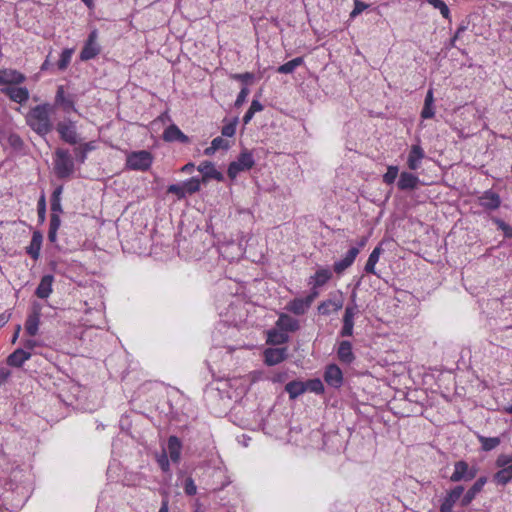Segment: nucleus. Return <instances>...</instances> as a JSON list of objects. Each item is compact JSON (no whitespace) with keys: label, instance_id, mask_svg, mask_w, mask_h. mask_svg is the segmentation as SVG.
I'll return each instance as SVG.
<instances>
[{"label":"nucleus","instance_id":"obj_3","mask_svg":"<svg viewBox=\"0 0 512 512\" xmlns=\"http://www.w3.org/2000/svg\"><path fill=\"white\" fill-rule=\"evenodd\" d=\"M255 164L252 153L248 150L242 151L235 161L228 166V176L235 179L240 172L250 170Z\"/></svg>","mask_w":512,"mask_h":512},{"label":"nucleus","instance_id":"obj_28","mask_svg":"<svg viewBox=\"0 0 512 512\" xmlns=\"http://www.w3.org/2000/svg\"><path fill=\"white\" fill-rule=\"evenodd\" d=\"M168 454L172 462L177 463L180 460L182 444L178 437L170 436L168 439Z\"/></svg>","mask_w":512,"mask_h":512},{"label":"nucleus","instance_id":"obj_51","mask_svg":"<svg viewBox=\"0 0 512 512\" xmlns=\"http://www.w3.org/2000/svg\"><path fill=\"white\" fill-rule=\"evenodd\" d=\"M184 491L187 495L193 496L197 492V487L194 483V480L191 477H188L184 482Z\"/></svg>","mask_w":512,"mask_h":512},{"label":"nucleus","instance_id":"obj_20","mask_svg":"<svg viewBox=\"0 0 512 512\" xmlns=\"http://www.w3.org/2000/svg\"><path fill=\"white\" fill-rule=\"evenodd\" d=\"M276 327L287 333L297 331L300 328V324L299 321L292 316L281 313L276 321Z\"/></svg>","mask_w":512,"mask_h":512},{"label":"nucleus","instance_id":"obj_23","mask_svg":"<svg viewBox=\"0 0 512 512\" xmlns=\"http://www.w3.org/2000/svg\"><path fill=\"white\" fill-rule=\"evenodd\" d=\"M31 358V353L22 348L16 349L7 357V364L11 367L20 368Z\"/></svg>","mask_w":512,"mask_h":512},{"label":"nucleus","instance_id":"obj_29","mask_svg":"<svg viewBox=\"0 0 512 512\" xmlns=\"http://www.w3.org/2000/svg\"><path fill=\"white\" fill-rule=\"evenodd\" d=\"M343 307V301L338 300H326L319 304L318 312L322 315H329L331 312H336Z\"/></svg>","mask_w":512,"mask_h":512},{"label":"nucleus","instance_id":"obj_46","mask_svg":"<svg viewBox=\"0 0 512 512\" xmlns=\"http://www.w3.org/2000/svg\"><path fill=\"white\" fill-rule=\"evenodd\" d=\"M168 193L175 194L179 199H182L186 196V192L182 184H172L167 189Z\"/></svg>","mask_w":512,"mask_h":512},{"label":"nucleus","instance_id":"obj_38","mask_svg":"<svg viewBox=\"0 0 512 512\" xmlns=\"http://www.w3.org/2000/svg\"><path fill=\"white\" fill-rule=\"evenodd\" d=\"M306 391L321 394L324 392V385L319 378L310 379L305 382Z\"/></svg>","mask_w":512,"mask_h":512},{"label":"nucleus","instance_id":"obj_58","mask_svg":"<svg viewBox=\"0 0 512 512\" xmlns=\"http://www.w3.org/2000/svg\"><path fill=\"white\" fill-rule=\"evenodd\" d=\"M63 212L61 200H51V213H56L60 216V214Z\"/></svg>","mask_w":512,"mask_h":512},{"label":"nucleus","instance_id":"obj_21","mask_svg":"<svg viewBox=\"0 0 512 512\" xmlns=\"http://www.w3.org/2000/svg\"><path fill=\"white\" fill-rule=\"evenodd\" d=\"M265 363L269 366H273L281 363L287 357L286 348H268L264 352Z\"/></svg>","mask_w":512,"mask_h":512},{"label":"nucleus","instance_id":"obj_11","mask_svg":"<svg viewBox=\"0 0 512 512\" xmlns=\"http://www.w3.org/2000/svg\"><path fill=\"white\" fill-rule=\"evenodd\" d=\"M358 254L359 248L351 247L342 259L336 261L333 264V271L337 275L343 274L345 270L348 269L354 263Z\"/></svg>","mask_w":512,"mask_h":512},{"label":"nucleus","instance_id":"obj_6","mask_svg":"<svg viewBox=\"0 0 512 512\" xmlns=\"http://www.w3.org/2000/svg\"><path fill=\"white\" fill-rule=\"evenodd\" d=\"M98 32L93 30L88 35L87 40L80 52V59L82 61H88L95 58L101 51L100 45L97 42Z\"/></svg>","mask_w":512,"mask_h":512},{"label":"nucleus","instance_id":"obj_26","mask_svg":"<svg viewBox=\"0 0 512 512\" xmlns=\"http://www.w3.org/2000/svg\"><path fill=\"white\" fill-rule=\"evenodd\" d=\"M419 178L409 172H402L398 180V188L402 191L413 190L417 187Z\"/></svg>","mask_w":512,"mask_h":512},{"label":"nucleus","instance_id":"obj_10","mask_svg":"<svg viewBox=\"0 0 512 512\" xmlns=\"http://www.w3.org/2000/svg\"><path fill=\"white\" fill-rule=\"evenodd\" d=\"M26 80V76L18 70L5 68L0 70V85H19Z\"/></svg>","mask_w":512,"mask_h":512},{"label":"nucleus","instance_id":"obj_24","mask_svg":"<svg viewBox=\"0 0 512 512\" xmlns=\"http://www.w3.org/2000/svg\"><path fill=\"white\" fill-rule=\"evenodd\" d=\"M165 141L173 142L179 141L180 143H188L189 138L186 136L176 125L168 126L163 133Z\"/></svg>","mask_w":512,"mask_h":512},{"label":"nucleus","instance_id":"obj_52","mask_svg":"<svg viewBox=\"0 0 512 512\" xmlns=\"http://www.w3.org/2000/svg\"><path fill=\"white\" fill-rule=\"evenodd\" d=\"M434 115H435L434 104L424 103V106L421 111V117L423 119H431L434 117Z\"/></svg>","mask_w":512,"mask_h":512},{"label":"nucleus","instance_id":"obj_9","mask_svg":"<svg viewBox=\"0 0 512 512\" xmlns=\"http://www.w3.org/2000/svg\"><path fill=\"white\" fill-rule=\"evenodd\" d=\"M464 492V487L461 485L455 486L450 489L441 500L440 512H453V507L457 501L460 500Z\"/></svg>","mask_w":512,"mask_h":512},{"label":"nucleus","instance_id":"obj_16","mask_svg":"<svg viewBox=\"0 0 512 512\" xmlns=\"http://www.w3.org/2000/svg\"><path fill=\"white\" fill-rule=\"evenodd\" d=\"M478 200L479 205L486 210H496L501 205L500 196L492 190L485 191Z\"/></svg>","mask_w":512,"mask_h":512},{"label":"nucleus","instance_id":"obj_12","mask_svg":"<svg viewBox=\"0 0 512 512\" xmlns=\"http://www.w3.org/2000/svg\"><path fill=\"white\" fill-rule=\"evenodd\" d=\"M324 380L329 386L339 388L343 383V373L336 364H329L324 372Z\"/></svg>","mask_w":512,"mask_h":512},{"label":"nucleus","instance_id":"obj_64","mask_svg":"<svg viewBox=\"0 0 512 512\" xmlns=\"http://www.w3.org/2000/svg\"><path fill=\"white\" fill-rule=\"evenodd\" d=\"M424 103L434 104V95H433V89H432V88H430V89L427 91V94H426V97H425Z\"/></svg>","mask_w":512,"mask_h":512},{"label":"nucleus","instance_id":"obj_62","mask_svg":"<svg viewBox=\"0 0 512 512\" xmlns=\"http://www.w3.org/2000/svg\"><path fill=\"white\" fill-rule=\"evenodd\" d=\"M159 512H169V499L167 495L162 500Z\"/></svg>","mask_w":512,"mask_h":512},{"label":"nucleus","instance_id":"obj_55","mask_svg":"<svg viewBox=\"0 0 512 512\" xmlns=\"http://www.w3.org/2000/svg\"><path fill=\"white\" fill-rule=\"evenodd\" d=\"M46 217V204H45V197L41 196V198L38 201V218L40 223H43L45 221Z\"/></svg>","mask_w":512,"mask_h":512},{"label":"nucleus","instance_id":"obj_57","mask_svg":"<svg viewBox=\"0 0 512 512\" xmlns=\"http://www.w3.org/2000/svg\"><path fill=\"white\" fill-rule=\"evenodd\" d=\"M23 345H24L26 351H31L34 348L40 346L41 344L39 341H37L35 339H26V340H24Z\"/></svg>","mask_w":512,"mask_h":512},{"label":"nucleus","instance_id":"obj_15","mask_svg":"<svg viewBox=\"0 0 512 512\" xmlns=\"http://www.w3.org/2000/svg\"><path fill=\"white\" fill-rule=\"evenodd\" d=\"M487 483V477L482 476L478 478L475 483L467 490V492L461 498V506H468L476 496L482 491L483 487Z\"/></svg>","mask_w":512,"mask_h":512},{"label":"nucleus","instance_id":"obj_8","mask_svg":"<svg viewBox=\"0 0 512 512\" xmlns=\"http://www.w3.org/2000/svg\"><path fill=\"white\" fill-rule=\"evenodd\" d=\"M57 131L63 141L74 145L78 143V134L75 123L71 120L62 121L57 124Z\"/></svg>","mask_w":512,"mask_h":512},{"label":"nucleus","instance_id":"obj_60","mask_svg":"<svg viewBox=\"0 0 512 512\" xmlns=\"http://www.w3.org/2000/svg\"><path fill=\"white\" fill-rule=\"evenodd\" d=\"M11 373L10 371L5 367H0V385L4 383L9 377Z\"/></svg>","mask_w":512,"mask_h":512},{"label":"nucleus","instance_id":"obj_50","mask_svg":"<svg viewBox=\"0 0 512 512\" xmlns=\"http://www.w3.org/2000/svg\"><path fill=\"white\" fill-rule=\"evenodd\" d=\"M367 8H368V4H366L362 1H359V0H355L354 9L351 11L350 17L355 18L356 16L361 14Z\"/></svg>","mask_w":512,"mask_h":512},{"label":"nucleus","instance_id":"obj_37","mask_svg":"<svg viewBox=\"0 0 512 512\" xmlns=\"http://www.w3.org/2000/svg\"><path fill=\"white\" fill-rule=\"evenodd\" d=\"M478 438L484 451H491L500 444V439L498 437L479 436Z\"/></svg>","mask_w":512,"mask_h":512},{"label":"nucleus","instance_id":"obj_4","mask_svg":"<svg viewBox=\"0 0 512 512\" xmlns=\"http://www.w3.org/2000/svg\"><path fill=\"white\" fill-rule=\"evenodd\" d=\"M153 162V157L150 152L141 150L132 152L127 156L126 166L131 170L146 171Z\"/></svg>","mask_w":512,"mask_h":512},{"label":"nucleus","instance_id":"obj_48","mask_svg":"<svg viewBox=\"0 0 512 512\" xmlns=\"http://www.w3.org/2000/svg\"><path fill=\"white\" fill-rule=\"evenodd\" d=\"M157 462L160 466V468L164 471V472H168L169 469H170V464H169V458H168V455L165 451H163L158 457H157Z\"/></svg>","mask_w":512,"mask_h":512},{"label":"nucleus","instance_id":"obj_49","mask_svg":"<svg viewBox=\"0 0 512 512\" xmlns=\"http://www.w3.org/2000/svg\"><path fill=\"white\" fill-rule=\"evenodd\" d=\"M236 124L237 120L235 119L233 122L228 123L222 127V135L225 137H232L235 135L236 132Z\"/></svg>","mask_w":512,"mask_h":512},{"label":"nucleus","instance_id":"obj_1","mask_svg":"<svg viewBox=\"0 0 512 512\" xmlns=\"http://www.w3.org/2000/svg\"><path fill=\"white\" fill-rule=\"evenodd\" d=\"M53 106L43 103L31 108L25 116L27 126L41 137L52 132L54 124L51 118Z\"/></svg>","mask_w":512,"mask_h":512},{"label":"nucleus","instance_id":"obj_63","mask_svg":"<svg viewBox=\"0 0 512 512\" xmlns=\"http://www.w3.org/2000/svg\"><path fill=\"white\" fill-rule=\"evenodd\" d=\"M62 190V186L57 187L52 193L51 200H61Z\"/></svg>","mask_w":512,"mask_h":512},{"label":"nucleus","instance_id":"obj_34","mask_svg":"<svg viewBox=\"0 0 512 512\" xmlns=\"http://www.w3.org/2000/svg\"><path fill=\"white\" fill-rule=\"evenodd\" d=\"M304 60L302 57H296L277 68V72L281 74H291L296 68L303 64Z\"/></svg>","mask_w":512,"mask_h":512},{"label":"nucleus","instance_id":"obj_14","mask_svg":"<svg viewBox=\"0 0 512 512\" xmlns=\"http://www.w3.org/2000/svg\"><path fill=\"white\" fill-rule=\"evenodd\" d=\"M332 275V271L328 267L319 268L314 275L310 276L308 285L311 286V290H318L332 278Z\"/></svg>","mask_w":512,"mask_h":512},{"label":"nucleus","instance_id":"obj_25","mask_svg":"<svg viewBox=\"0 0 512 512\" xmlns=\"http://www.w3.org/2000/svg\"><path fill=\"white\" fill-rule=\"evenodd\" d=\"M43 242V235L40 231H34L29 246L26 248L27 254L34 260H37L40 256V250Z\"/></svg>","mask_w":512,"mask_h":512},{"label":"nucleus","instance_id":"obj_44","mask_svg":"<svg viewBox=\"0 0 512 512\" xmlns=\"http://www.w3.org/2000/svg\"><path fill=\"white\" fill-rule=\"evenodd\" d=\"M427 2L432 5L435 9H439L440 13L444 18L449 17V8L442 0H427Z\"/></svg>","mask_w":512,"mask_h":512},{"label":"nucleus","instance_id":"obj_54","mask_svg":"<svg viewBox=\"0 0 512 512\" xmlns=\"http://www.w3.org/2000/svg\"><path fill=\"white\" fill-rule=\"evenodd\" d=\"M8 143L15 149H21L23 147V140L16 133H12L8 136Z\"/></svg>","mask_w":512,"mask_h":512},{"label":"nucleus","instance_id":"obj_56","mask_svg":"<svg viewBox=\"0 0 512 512\" xmlns=\"http://www.w3.org/2000/svg\"><path fill=\"white\" fill-rule=\"evenodd\" d=\"M212 146L216 148V150L219 149H228L229 144L228 141L223 139L222 137H216L211 142Z\"/></svg>","mask_w":512,"mask_h":512},{"label":"nucleus","instance_id":"obj_33","mask_svg":"<svg viewBox=\"0 0 512 512\" xmlns=\"http://www.w3.org/2000/svg\"><path fill=\"white\" fill-rule=\"evenodd\" d=\"M40 324V315L37 312L30 314L25 322V332L29 336H35Z\"/></svg>","mask_w":512,"mask_h":512},{"label":"nucleus","instance_id":"obj_40","mask_svg":"<svg viewBox=\"0 0 512 512\" xmlns=\"http://www.w3.org/2000/svg\"><path fill=\"white\" fill-rule=\"evenodd\" d=\"M183 186L186 194H193L200 190L201 184L197 177H192L189 180L183 182Z\"/></svg>","mask_w":512,"mask_h":512},{"label":"nucleus","instance_id":"obj_59","mask_svg":"<svg viewBox=\"0 0 512 512\" xmlns=\"http://www.w3.org/2000/svg\"><path fill=\"white\" fill-rule=\"evenodd\" d=\"M75 155L79 162L84 163L87 158V153H85V150H83L80 147L75 148L74 150Z\"/></svg>","mask_w":512,"mask_h":512},{"label":"nucleus","instance_id":"obj_35","mask_svg":"<svg viewBox=\"0 0 512 512\" xmlns=\"http://www.w3.org/2000/svg\"><path fill=\"white\" fill-rule=\"evenodd\" d=\"M512 479V463L511 466L501 468L494 475V481L499 485H506Z\"/></svg>","mask_w":512,"mask_h":512},{"label":"nucleus","instance_id":"obj_19","mask_svg":"<svg viewBox=\"0 0 512 512\" xmlns=\"http://www.w3.org/2000/svg\"><path fill=\"white\" fill-rule=\"evenodd\" d=\"M425 152L420 145H412L407 158V166L410 170L420 168Z\"/></svg>","mask_w":512,"mask_h":512},{"label":"nucleus","instance_id":"obj_27","mask_svg":"<svg viewBox=\"0 0 512 512\" xmlns=\"http://www.w3.org/2000/svg\"><path fill=\"white\" fill-rule=\"evenodd\" d=\"M337 355L342 363L351 364L355 359L354 353L352 351V344L349 341L340 342Z\"/></svg>","mask_w":512,"mask_h":512},{"label":"nucleus","instance_id":"obj_45","mask_svg":"<svg viewBox=\"0 0 512 512\" xmlns=\"http://www.w3.org/2000/svg\"><path fill=\"white\" fill-rule=\"evenodd\" d=\"M354 320L343 319V326L340 331L342 337H350L353 335Z\"/></svg>","mask_w":512,"mask_h":512},{"label":"nucleus","instance_id":"obj_18","mask_svg":"<svg viewBox=\"0 0 512 512\" xmlns=\"http://www.w3.org/2000/svg\"><path fill=\"white\" fill-rule=\"evenodd\" d=\"M55 105L62 108L65 113H70L71 111L76 112V108L74 105V100L71 96H67L65 94V90L63 86H59L57 88V92L55 95Z\"/></svg>","mask_w":512,"mask_h":512},{"label":"nucleus","instance_id":"obj_47","mask_svg":"<svg viewBox=\"0 0 512 512\" xmlns=\"http://www.w3.org/2000/svg\"><path fill=\"white\" fill-rule=\"evenodd\" d=\"M512 454H501L497 457L496 466L499 468L511 466Z\"/></svg>","mask_w":512,"mask_h":512},{"label":"nucleus","instance_id":"obj_36","mask_svg":"<svg viewBox=\"0 0 512 512\" xmlns=\"http://www.w3.org/2000/svg\"><path fill=\"white\" fill-rule=\"evenodd\" d=\"M289 337L284 331L271 330L268 332V341L272 344H284Z\"/></svg>","mask_w":512,"mask_h":512},{"label":"nucleus","instance_id":"obj_7","mask_svg":"<svg viewBox=\"0 0 512 512\" xmlns=\"http://www.w3.org/2000/svg\"><path fill=\"white\" fill-rule=\"evenodd\" d=\"M477 474V469L472 467L470 468L468 463L461 460L457 461L454 464V471L450 476V480L452 482H460V481H470L475 478Z\"/></svg>","mask_w":512,"mask_h":512},{"label":"nucleus","instance_id":"obj_32","mask_svg":"<svg viewBox=\"0 0 512 512\" xmlns=\"http://www.w3.org/2000/svg\"><path fill=\"white\" fill-rule=\"evenodd\" d=\"M61 225L60 216L56 213H51L50 223H49V231H48V240L52 244L57 243V231Z\"/></svg>","mask_w":512,"mask_h":512},{"label":"nucleus","instance_id":"obj_43","mask_svg":"<svg viewBox=\"0 0 512 512\" xmlns=\"http://www.w3.org/2000/svg\"><path fill=\"white\" fill-rule=\"evenodd\" d=\"M398 172L399 169L397 166H388L387 172L383 175V182L387 185L393 184L398 176Z\"/></svg>","mask_w":512,"mask_h":512},{"label":"nucleus","instance_id":"obj_30","mask_svg":"<svg viewBox=\"0 0 512 512\" xmlns=\"http://www.w3.org/2000/svg\"><path fill=\"white\" fill-rule=\"evenodd\" d=\"M383 252V249L380 246H377L370 253L368 260L365 264L364 270L368 274L377 275L375 271V266L379 261L380 255Z\"/></svg>","mask_w":512,"mask_h":512},{"label":"nucleus","instance_id":"obj_42","mask_svg":"<svg viewBox=\"0 0 512 512\" xmlns=\"http://www.w3.org/2000/svg\"><path fill=\"white\" fill-rule=\"evenodd\" d=\"M352 304L348 305L345 309L343 319L354 320L355 315L358 313V306L356 304V293L353 292L351 295Z\"/></svg>","mask_w":512,"mask_h":512},{"label":"nucleus","instance_id":"obj_2","mask_svg":"<svg viewBox=\"0 0 512 512\" xmlns=\"http://www.w3.org/2000/svg\"><path fill=\"white\" fill-rule=\"evenodd\" d=\"M54 168L60 178H66L73 173L74 162L68 150L58 148L55 151Z\"/></svg>","mask_w":512,"mask_h":512},{"label":"nucleus","instance_id":"obj_17","mask_svg":"<svg viewBox=\"0 0 512 512\" xmlns=\"http://www.w3.org/2000/svg\"><path fill=\"white\" fill-rule=\"evenodd\" d=\"M198 171L203 175V181L206 182L210 179H215L217 181H223V174L218 171L215 165L210 161H204L199 164Z\"/></svg>","mask_w":512,"mask_h":512},{"label":"nucleus","instance_id":"obj_39","mask_svg":"<svg viewBox=\"0 0 512 512\" xmlns=\"http://www.w3.org/2000/svg\"><path fill=\"white\" fill-rule=\"evenodd\" d=\"M73 50L72 49H64L60 55V58L57 62V67L59 70H65L71 62Z\"/></svg>","mask_w":512,"mask_h":512},{"label":"nucleus","instance_id":"obj_22","mask_svg":"<svg viewBox=\"0 0 512 512\" xmlns=\"http://www.w3.org/2000/svg\"><path fill=\"white\" fill-rule=\"evenodd\" d=\"M53 282H54L53 275H50V274L44 275L41 278L40 283L36 288V291H35L36 296L41 299L48 298L53 291V289H52Z\"/></svg>","mask_w":512,"mask_h":512},{"label":"nucleus","instance_id":"obj_31","mask_svg":"<svg viewBox=\"0 0 512 512\" xmlns=\"http://www.w3.org/2000/svg\"><path fill=\"white\" fill-rule=\"evenodd\" d=\"M285 391L289 394L290 399H296L306 392L305 382L291 381L286 384Z\"/></svg>","mask_w":512,"mask_h":512},{"label":"nucleus","instance_id":"obj_13","mask_svg":"<svg viewBox=\"0 0 512 512\" xmlns=\"http://www.w3.org/2000/svg\"><path fill=\"white\" fill-rule=\"evenodd\" d=\"M1 92L4 93L9 99L18 104H24L28 101L30 93L26 87H16L9 86L1 89Z\"/></svg>","mask_w":512,"mask_h":512},{"label":"nucleus","instance_id":"obj_53","mask_svg":"<svg viewBox=\"0 0 512 512\" xmlns=\"http://www.w3.org/2000/svg\"><path fill=\"white\" fill-rule=\"evenodd\" d=\"M249 93H250V91L247 87H242V89L240 90V92L235 100V107H237V108L241 107L245 103Z\"/></svg>","mask_w":512,"mask_h":512},{"label":"nucleus","instance_id":"obj_5","mask_svg":"<svg viewBox=\"0 0 512 512\" xmlns=\"http://www.w3.org/2000/svg\"><path fill=\"white\" fill-rule=\"evenodd\" d=\"M318 296V290H311L305 298L292 299L287 303L285 309L295 315H304Z\"/></svg>","mask_w":512,"mask_h":512},{"label":"nucleus","instance_id":"obj_41","mask_svg":"<svg viewBox=\"0 0 512 512\" xmlns=\"http://www.w3.org/2000/svg\"><path fill=\"white\" fill-rule=\"evenodd\" d=\"M352 304L348 305L345 309L343 319L354 320L355 315L358 313V306L356 304V293L353 292L351 295Z\"/></svg>","mask_w":512,"mask_h":512},{"label":"nucleus","instance_id":"obj_61","mask_svg":"<svg viewBox=\"0 0 512 512\" xmlns=\"http://www.w3.org/2000/svg\"><path fill=\"white\" fill-rule=\"evenodd\" d=\"M249 109L251 111H253L254 113L256 112H260L263 110V105L256 99H254L252 102H251V105L249 107Z\"/></svg>","mask_w":512,"mask_h":512}]
</instances>
